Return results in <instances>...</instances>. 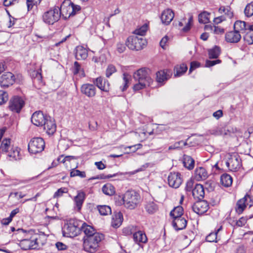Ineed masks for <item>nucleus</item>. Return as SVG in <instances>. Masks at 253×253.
<instances>
[{
	"label": "nucleus",
	"instance_id": "7",
	"mask_svg": "<svg viewBox=\"0 0 253 253\" xmlns=\"http://www.w3.org/2000/svg\"><path fill=\"white\" fill-rule=\"evenodd\" d=\"M44 146L45 142L42 138H34L28 144V150L30 153L35 154L42 152Z\"/></svg>",
	"mask_w": 253,
	"mask_h": 253
},
{
	"label": "nucleus",
	"instance_id": "1",
	"mask_svg": "<svg viewBox=\"0 0 253 253\" xmlns=\"http://www.w3.org/2000/svg\"><path fill=\"white\" fill-rule=\"evenodd\" d=\"M15 235L23 236L20 241L19 246L23 250L36 249L39 247V242L37 236L33 235L32 230L26 231L21 228L16 230Z\"/></svg>",
	"mask_w": 253,
	"mask_h": 253
},
{
	"label": "nucleus",
	"instance_id": "20",
	"mask_svg": "<svg viewBox=\"0 0 253 253\" xmlns=\"http://www.w3.org/2000/svg\"><path fill=\"white\" fill-rule=\"evenodd\" d=\"M94 84L101 90L108 92L110 89V84L107 80L101 77L95 79L93 81Z\"/></svg>",
	"mask_w": 253,
	"mask_h": 253
},
{
	"label": "nucleus",
	"instance_id": "34",
	"mask_svg": "<svg viewBox=\"0 0 253 253\" xmlns=\"http://www.w3.org/2000/svg\"><path fill=\"white\" fill-rule=\"evenodd\" d=\"M220 182L224 186L229 187L232 183V178L229 174H223L220 177Z\"/></svg>",
	"mask_w": 253,
	"mask_h": 253
},
{
	"label": "nucleus",
	"instance_id": "41",
	"mask_svg": "<svg viewBox=\"0 0 253 253\" xmlns=\"http://www.w3.org/2000/svg\"><path fill=\"white\" fill-rule=\"evenodd\" d=\"M145 209L149 213L152 214L157 211L158 207L154 202H149L146 205Z\"/></svg>",
	"mask_w": 253,
	"mask_h": 253
},
{
	"label": "nucleus",
	"instance_id": "51",
	"mask_svg": "<svg viewBox=\"0 0 253 253\" xmlns=\"http://www.w3.org/2000/svg\"><path fill=\"white\" fill-rule=\"evenodd\" d=\"M115 176H116V174H108V175H106L105 174H101L98 175L96 177H92L89 178V180L95 179H107V178H110L113 177Z\"/></svg>",
	"mask_w": 253,
	"mask_h": 253
},
{
	"label": "nucleus",
	"instance_id": "42",
	"mask_svg": "<svg viewBox=\"0 0 253 253\" xmlns=\"http://www.w3.org/2000/svg\"><path fill=\"white\" fill-rule=\"evenodd\" d=\"M195 173L199 178L202 179H206L208 176V173L206 169L203 167H199L195 170Z\"/></svg>",
	"mask_w": 253,
	"mask_h": 253
},
{
	"label": "nucleus",
	"instance_id": "16",
	"mask_svg": "<svg viewBox=\"0 0 253 253\" xmlns=\"http://www.w3.org/2000/svg\"><path fill=\"white\" fill-rule=\"evenodd\" d=\"M47 119L43 123L44 129L49 134H53L56 131V125L54 121L49 116L46 117Z\"/></svg>",
	"mask_w": 253,
	"mask_h": 253
},
{
	"label": "nucleus",
	"instance_id": "9",
	"mask_svg": "<svg viewBox=\"0 0 253 253\" xmlns=\"http://www.w3.org/2000/svg\"><path fill=\"white\" fill-rule=\"evenodd\" d=\"M140 196L135 191L127 190V209L133 210L139 204Z\"/></svg>",
	"mask_w": 253,
	"mask_h": 253
},
{
	"label": "nucleus",
	"instance_id": "25",
	"mask_svg": "<svg viewBox=\"0 0 253 253\" xmlns=\"http://www.w3.org/2000/svg\"><path fill=\"white\" fill-rule=\"evenodd\" d=\"M187 223V220L184 217H180L173 219L172 226L176 230L178 231L185 228Z\"/></svg>",
	"mask_w": 253,
	"mask_h": 253
},
{
	"label": "nucleus",
	"instance_id": "59",
	"mask_svg": "<svg viewBox=\"0 0 253 253\" xmlns=\"http://www.w3.org/2000/svg\"><path fill=\"white\" fill-rule=\"evenodd\" d=\"M82 69L80 64L77 62L75 61L74 63L73 67V73L74 75L78 74L81 71Z\"/></svg>",
	"mask_w": 253,
	"mask_h": 253
},
{
	"label": "nucleus",
	"instance_id": "48",
	"mask_svg": "<svg viewBox=\"0 0 253 253\" xmlns=\"http://www.w3.org/2000/svg\"><path fill=\"white\" fill-rule=\"evenodd\" d=\"M116 69L115 66L110 64L108 66L106 70V76L109 78L113 73L116 72Z\"/></svg>",
	"mask_w": 253,
	"mask_h": 253
},
{
	"label": "nucleus",
	"instance_id": "10",
	"mask_svg": "<svg viewBox=\"0 0 253 253\" xmlns=\"http://www.w3.org/2000/svg\"><path fill=\"white\" fill-rule=\"evenodd\" d=\"M72 4V2L70 0H63L59 7V14L65 20L72 16L70 14L73 11Z\"/></svg>",
	"mask_w": 253,
	"mask_h": 253
},
{
	"label": "nucleus",
	"instance_id": "31",
	"mask_svg": "<svg viewBox=\"0 0 253 253\" xmlns=\"http://www.w3.org/2000/svg\"><path fill=\"white\" fill-rule=\"evenodd\" d=\"M183 164L186 168L191 170L194 167L195 161L191 156L184 155L183 157Z\"/></svg>",
	"mask_w": 253,
	"mask_h": 253
},
{
	"label": "nucleus",
	"instance_id": "8",
	"mask_svg": "<svg viewBox=\"0 0 253 253\" xmlns=\"http://www.w3.org/2000/svg\"><path fill=\"white\" fill-rule=\"evenodd\" d=\"M226 165L229 170L237 171L242 166L241 159L237 154L232 153L229 155Z\"/></svg>",
	"mask_w": 253,
	"mask_h": 253
},
{
	"label": "nucleus",
	"instance_id": "27",
	"mask_svg": "<svg viewBox=\"0 0 253 253\" xmlns=\"http://www.w3.org/2000/svg\"><path fill=\"white\" fill-rule=\"evenodd\" d=\"M87 50L82 46H78L75 49V57L77 60L85 59L87 57Z\"/></svg>",
	"mask_w": 253,
	"mask_h": 253
},
{
	"label": "nucleus",
	"instance_id": "50",
	"mask_svg": "<svg viewBox=\"0 0 253 253\" xmlns=\"http://www.w3.org/2000/svg\"><path fill=\"white\" fill-rule=\"evenodd\" d=\"M243 38L249 44H253V32H248Z\"/></svg>",
	"mask_w": 253,
	"mask_h": 253
},
{
	"label": "nucleus",
	"instance_id": "45",
	"mask_svg": "<svg viewBox=\"0 0 253 253\" xmlns=\"http://www.w3.org/2000/svg\"><path fill=\"white\" fill-rule=\"evenodd\" d=\"M244 13L247 17H251L253 15V1L246 5L244 10Z\"/></svg>",
	"mask_w": 253,
	"mask_h": 253
},
{
	"label": "nucleus",
	"instance_id": "22",
	"mask_svg": "<svg viewBox=\"0 0 253 253\" xmlns=\"http://www.w3.org/2000/svg\"><path fill=\"white\" fill-rule=\"evenodd\" d=\"M248 200L251 201V198L249 195L247 194L244 198L237 201L235 208L237 213L241 214L243 212L246 207V205H248L247 203Z\"/></svg>",
	"mask_w": 253,
	"mask_h": 253
},
{
	"label": "nucleus",
	"instance_id": "37",
	"mask_svg": "<svg viewBox=\"0 0 253 253\" xmlns=\"http://www.w3.org/2000/svg\"><path fill=\"white\" fill-rule=\"evenodd\" d=\"M183 214V209L181 206H177L174 208L170 212V216L173 219L182 217Z\"/></svg>",
	"mask_w": 253,
	"mask_h": 253
},
{
	"label": "nucleus",
	"instance_id": "38",
	"mask_svg": "<svg viewBox=\"0 0 253 253\" xmlns=\"http://www.w3.org/2000/svg\"><path fill=\"white\" fill-rule=\"evenodd\" d=\"M99 213L102 215H107L112 213L111 207L107 205H98L97 206Z\"/></svg>",
	"mask_w": 253,
	"mask_h": 253
},
{
	"label": "nucleus",
	"instance_id": "60",
	"mask_svg": "<svg viewBox=\"0 0 253 253\" xmlns=\"http://www.w3.org/2000/svg\"><path fill=\"white\" fill-rule=\"evenodd\" d=\"M200 66V63L197 61H192L190 63L189 72L191 73L193 70Z\"/></svg>",
	"mask_w": 253,
	"mask_h": 253
},
{
	"label": "nucleus",
	"instance_id": "28",
	"mask_svg": "<svg viewBox=\"0 0 253 253\" xmlns=\"http://www.w3.org/2000/svg\"><path fill=\"white\" fill-rule=\"evenodd\" d=\"M81 231H83L85 234V236L84 238H86L89 236H92L93 235L98 233L95 232V229L92 226L88 225L84 222L82 224V225L81 227Z\"/></svg>",
	"mask_w": 253,
	"mask_h": 253
},
{
	"label": "nucleus",
	"instance_id": "47",
	"mask_svg": "<svg viewBox=\"0 0 253 253\" xmlns=\"http://www.w3.org/2000/svg\"><path fill=\"white\" fill-rule=\"evenodd\" d=\"M42 0H27L26 4L28 11L31 10L34 5L39 4Z\"/></svg>",
	"mask_w": 253,
	"mask_h": 253
},
{
	"label": "nucleus",
	"instance_id": "53",
	"mask_svg": "<svg viewBox=\"0 0 253 253\" xmlns=\"http://www.w3.org/2000/svg\"><path fill=\"white\" fill-rule=\"evenodd\" d=\"M149 86L150 85L146 84H145L144 83L138 82L137 84H136L133 85V89L134 91H138Z\"/></svg>",
	"mask_w": 253,
	"mask_h": 253
},
{
	"label": "nucleus",
	"instance_id": "33",
	"mask_svg": "<svg viewBox=\"0 0 253 253\" xmlns=\"http://www.w3.org/2000/svg\"><path fill=\"white\" fill-rule=\"evenodd\" d=\"M187 66L185 64H182L180 65H177L174 68V77H180L185 73L187 70Z\"/></svg>",
	"mask_w": 253,
	"mask_h": 253
},
{
	"label": "nucleus",
	"instance_id": "52",
	"mask_svg": "<svg viewBox=\"0 0 253 253\" xmlns=\"http://www.w3.org/2000/svg\"><path fill=\"white\" fill-rule=\"evenodd\" d=\"M68 192L67 189L66 188L63 187L57 190V191L54 193L53 195L54 198H58L61 197L64 193H66Z\"/></svg>",
	"mask_w": 253,
	"mask_h": 253
},
{
	"label": "nucleus",
	"instance_id": "21",
	"mask_svg": "<svg viewBox=\"0 0 253 253\" xmlns=\"http://www.w3.org/2000/svg\"><path fill=\"white\" fill-rule=\"evenodd\" d=\"M225 38L226 41L228 42L237 43L240 41L241 36L239 32L234 30L233 31L226 33Z\"/></svg>",
	"mask_w": 253,
	"mask_h": 253
},
{
	"label": "nucleus",
	"instance_id": "63",
	"mask_svg": "<svg viewBox=\"0 0 253 253\" xmlns=\"http://www.w3.org/2000/svg\"><path fill=\"white\" fill-rule=\"evenodd\" d=\"M247 219L242 217L240 218L236 222V224L237 226L242 227L243 226H244L245 224L246 223Z\"/></svg>",
	"mask_w": 253,
	"mask_h": 253
},
{
	"label": "nucleus",
	"instance_id": "32",
	"mask_svg": "<svg viewBox=\"0 0 253 253\" xmlns=\"http://www.w3.org/2000/svg\"><path fill=\"white\" fill-rule=\"evenodd\" d=\"M234 29L239 33H245L247 30L246 23L242 21H236L234 25Z\"/></svg>",
	"mask_w": 253,
	"mask_h": 253
},
{
	"label": "nucleus",
	"instance_id": "55",
	"mask_svg": "<svg viewBox=\"0 0 253 253\" xmlns=\"http://www.w3.org/2000/svg\"><path fill=\"white\" fill-rule=\"evenodd\" d=\"M221 62V60L219 59H217L215 60H207L206 61L205 67H212L217 64H219Z\"/></svg>",
	"mask_w": 253,
	"mask_h": 253
},
{
	"label": "nucleus",
	"instance_id": "56",
	"mask_svg": "<svg viewBox=\"0 0 253 253\" xmlns=\"http://www.w3.org/2000/svg\"><path fill=\"white\" fill-rule=\"evenodd\" d=\"M194 181L192 179L189 180L187 183L185 187V190L186 192H191L192 193V190H193Z\"/></svg>",
	"mask_w": 253,
	"mask_h": 253
},
{
	"label": "nucleus",
	"instance_id": "35",
	"mask_svg": "<svg viewBox=\"0 0 253 253\" xmlns=\"http://www.w3.org/2000/svg\"><path fill=\"white\" fill-rule=\"evenodd\" d=\"M103 193L108 196L113 195L115 193V187L110 183H106L102 188Z\"/></svg>",
	"mask_w": 253,
	"mask_h": 253
},
{
	"label": "nucleus",
	"instance_id": "62",
	"mask_svg": "<svg viewBox=\"0 0 253 253\" xmlns=\"http://www.w3.org/2000/svg\"><path fill=\"white\" fill-rule=\"evenodd\" d=\"M55 246L59 251H63L67 249V246L62 242H57Z\"/></svg>",
	"mask_w": 253,
	"mask_h": 253
},
{
	"label": "nucleus",
	"instance_id": "4",
	"mask_svg": "<svg viewBox=\"0 0 253 253\" xmlns=\"http://www.w3.org/2000/svg\"><path fill=\"white\" fill-rule=\"evenodd\" d=\"M146 43L145 39L134 34L127 38V47L131 50H140L146 46Z\"/></svg>",
	"mask_w": 253,
	"mask_h": 253
},
{
	"label": "nucleus",
	"instance_id": "23",
	"mask_svg": "<svg viewBox=\"0 0 253 253\" xmlns=\"http://www.w3.org/2000/svg\"><path fill=\"white\" fill-rule=\"evenodd\" d=\"M171 75V71L168 69L159 71L156 73V81L159 83H162L169 79Z\"/></svg>",
	"mask_w": 253,
	"mask_h": 253
},
{
	"label": "nucleus",
	"instance_id": "18",
	"mask_svg": "<svg viewBox=\"0 0 253 253\" xmlns=\"http://www.w3.org/2000/svg\"><path fill=\"white\" fill-rule=\"evenodd\" d=\"M174 16L173 11L169 8L164 10L161 16V19L163 24L168 25L173 20Z\"/></svg>",
	"mask_w": 253,
	"mask_h": 253
},
{
	"label": "nucleus",
	"instance_id": "11",
	"mask_svg": "<svg viewBox=\"0 0 253 253\" xmlns=\"http://www.w3.org/2000/svg\"><path fill=\"white\" fill-rule=\"evenodd\" d=\"M9 109L12 112L19 113L25 104L24 101L19 96H14L9 103Z\"/></svg>",
	"mask_w": 253,
	"mask_h": 253
},
{
	"label": "nucleus",
	"instance_id": "54",
	"mask_svg": "<svg viewBox=\"0 0 253 253\" xmlns=\"http://www.w3.org/2000/svg\"><path fill=\"white\" fill-rule=\"evenodd\" d=\"M217 232L211 233L206 237V241L209 242H216Z\"/></svg>",
	"mask_w": 253,
	"mask_h": 253
},
{
	"label": "nucleus",
	"instance_id": "61",
	"mask_svg": "<svg viewBox=\"0 0 253 253\" xmlns=\"http://www.w3.org/2000/svg\"><path fill=\"white\" fill-rule=\"evenodd\" d=\"M72 9H73V12L70 13V14H72V16L75 15L78 12L80 11L81 10V6L78 5H75L72 2Z\"/></svg>",
	"mask_w": 253,
	"mask_h": 253
},
{
	"label": "nucleus",
	"instance_id": "13",
	"mask_svg": "<svg viewBox=\"0 0 253 253\" xmlns=\"http://www.w3.org/2000/svg\"><path fill=\"white\" fill-rule=\"evenodd\" d=\"M169 186L177 188L181 184L182 180L181 174L179 172H170L168 177Z\"/></svg>",
	"mask_w": 253,
	"mask_h": 253
},
{
	"label": "nucleus",
	"instance_id": "15",
	"mask_svg": "<svg viewBox=\"0 0 253 253\" xmlns=\"http://www.w3.org/2000/svg\"><path fill=\"white\" fill-rule=\"evenodd\" d=\"M46 117L42 111H36L32 116L31 122L35 126H42L44 121L47 119Z\"/></svg>",
	"mask_w": 253,
	"mask_h": 253
},
{
	"label": "nucleus",
	"instance_id": "36",
	"mask_svg": "<svg viewBox=\"0 0 253 253\" xmlns=\"http://www.w3.org/2000/svg\"><path fill=\"white\" fill-rule=\"evenodd\" d=\"M220 48L218 46H214L208 50L209 57L210 59H216L220 54Z\"/></svg>",
	"mask_w": 253,
	"mask_h": 253
},
{
	"label": "nucleus",
	"instance_id": "30",
	"mask_svg": "<svg viewBox=\"0 0 253 253\" xmlns=\"http://www.w3.org/2000/svg\"><path fill=\"white\" fill-rule=\"evenodd\" d=\"M8 157L10 161H17L21 159L20 155V149L18 147H12L9 152Z\"/></svg>",
	"mask_w": 253,
	"mask_h": 253
},
{
	"label": "nucleus",
	"instance_id": "58",
	"mask_svg": "<svg viewBox=\"0 0 253 253\" xmlns=\"http://www.w3.org/2000/svg\"><path fill=\"white\" fill-rule=\"evenodd\" d=\"M125 196L123 195H119L116 198V202L117 204L119 206L125 204Z\"/></svg>",
	"mask_w": 253,
	"mask_h": 253
},
{
	"label": "nucleus",
	"instance_id": "3",
	"mask_svg": "<svg viewBox=\"0 0 253 253\" xmlns=\"http://www.w3.org/2000/svg\"><path fill=\"white\" fill-rule=\"evenodd\" d=\"M59 13V7L55 6L43 13L42 20L48 25H53L60 19L61 16Z\"/></svg>",
	"mask_w": 253,
	"mask_h": 253
},
{
	"label": "nucleus",
	"instance_id": "57",
	"mask_svg": "<svg viewBox=\"0 0 253 253\" xmlns=\"http://www.w3.org/2000/svg\"><path fill=\"white\" fill-rule=\"evenodd\" d=\"M126 41H125V43L119 42L117 45V51L121 53H123L126 50Z\"/></svg>",
	"mask_w": 253,
	"mask_h": 253
},
{
	"label": "nucleus",
	"instance_id": "29",
	"mask_svg": "<svg viewBox=\"0 0 253 253\" xmlns=\"http://www.w3.org/2000/svg\"><path fill=\"white\" fill-rule=\"evenodd\" d=\"M84 199L85 194L83 192H78L77 195L74 198V201L78 211L81 210Z\"/></svg>",
	"mask_w": 253,
	"mask_h": 253
},
{
	"label": "nucleus",
	"instance_id": "5",
	"mask_svg": "<svg viewBox=\"0 0 253 253\" xmlns=\"http://www.w3.org/2000/svg\"><path fill=\"white\" fill-rule=\"evenodd\" d=\"M150 72L151 70L149 69L142 68L134 73L133 78L135 81L151 85L153 81L150 77Z\"/></svg>",
	"mask_w": 253,
	"mask_h": 253
},
{
	"label": "nucleus",
	"instance_id": "49",
	"mask_svg": "<svg viewBox=\"0 0 253 253\" xmlns=\"http://www.w3.org/2000/svg\"><path fill=\"white\" fill-rule=\"evenodd\" d=\"M8 99L7 93L5 91L0 90V105L6 103Z\"/></svg>",
	"mask_w": 253,
	"mask_h": 253
},
{
	"label": "nucleus",
	"instance_id": "43",
	"mask_svg": "<svg viewBox=\"0 0 253 253\" xmlns=\"http://www.w3.org/2000/svg\"><path fill=\"white\" fill-rule=\"evenodd\" d=\"M188 139L186 140V141H184L183 140H181L178 142H176L172 145L169 146V150H174L177 149H182L183 146L188 145L187 141Z\"/></svg>",
	"mask_w": 253,
	"mask_h": 253
},
{
	"label": "nucleus",
	"instance_id": "44",
	"mask_svg": "<svg viewBox=\"0 0 253 253\" xmlns=\"http://www.w3.org/2000/svg\"><path fill=\"white\" fill-rule=\"evenodd\" d=\"M148 29V25L145 23L141 26L139 28L136 29L133 33L134 35L136 36H143L145 35Z\"/></svg>",
	"mask_w": 253,
	"mask_h": 253
},
{
	"label": "nucleus",
	"instance_id": "12",
	"mask_svg": "<svg viewBox=\"0 0 253 253\" xmlns=\"http://www.w3.org/2000/svg\"><path fill=\"white\" fill-rule=\"evenodd\" d=\"M194 212L199 215H202L206 212L209 209V205L206 200H198L192 207Z\"/></svg>",
	"mask_w": 253,
	"mask_h": 253
},
{
	"label": "nucleus",
	"instance_id": "64",
	"mask_svg": "<svg viewBox=\"0 0 253 253\" xmlns=\"http://www.w3.org/2000/svg\"><path fill=\"white\" fill-rule=\"evenodd\" d=\"M168 38L167 36H165L162 38L160 42V46L163 48L165 49V46L168 42Z\"/></svg>",
	"mask_w": 253,
	"mask_h": 253
},
{
	"label": "nucleus",
	"instance_id": "6",
	"mask_svg": "<svg viewBox=\"0 0 253 253\" xmlns=\"http://www.w3.org/2000/svg\"><path fill=\"white\" fill-rule=\"evenodd\" d=\"M81 232V227H78L77 222L74 221H70L64 226L63 234L68 237H74L78 236Z\"/></svg>",
	"mask_w": 253,
	"mask_h": 253
},
{
	"label": "nucleus",
	"instance_id": "2",
	"mask_svg": "<svg viewBox=\"0 0 253 253\" xmlns=\"http://www.w3.org/2000/svg\"><path fill=\"white\" fill-rule=\"evenodd\" d=\"M104 238V235L99 233L92 236L84 238V249L86 252L90 253L95 252L99 247V242Z\"/></svg>",
	"mask_w": 253,
	"mask_h": 253
},
{
	"label": "nucleus",
	"instance_id": "26",
	"mask_svg": "<svg viewBox=\"0 0 253 253\" xmlns=\"http://www.w3.org/2000/svg\"><path fill=\"white\" fill-rule=\"evenodd\" d=\"M123 221V215L121 212H115L112 216V226L114 228L120 227Z\"/></svg>",
	"mask_w": 253,
	"mask_h": 253
},
{
	"label": "nucleus",
	"instance_id": "17",
	"mask_svg": "<svg viewBox=\"0 0 253 253\" xmlns=\"http://www.w3.org/2000/svg\"><path fill=\"white\" fill-rule=\"evenodd\" d=\"M136 227L134 228H136ZM135 229L134 231L135 232L133 234V239L135 243L139 245V247L143 248V246L140 245V243L145 244L147 242V238L146 234L141 231H137Z\"/></svg>",
	"mask_w": 253,
	"mask_h": 253
},
{
	"label": "nucleus",
	"instance_id": "19",
	"mask_svg": "<svg viewBox=\"0 0 253 253\" xmlns=\"http://www.w3.org/2000/svg\"><path fill=\"white\" fill-rule=\"evenodd\" d=\"M81 92L89 97L95 96L96 88L93 84H85L82 85L81 88Z\"/></svg>",
	"mask_w": 253,
	"mask_h": 253
},
{
	"label": "nucleus",
	"instance_id": "24",
	"mask_svg": "<svg viewBox=\"0 0 253 253\" xmlns=\"http://www.w3.org/2000/svg\"><path fill=\"white\" fill-rule=\"evenodd\" d=\"M192 195L195 199L202 200L205 196V191L203 185L196 184L193 190H192Z\"/></svg>",
	"mask_w": 253,
	"mask_h": 253
},
{
	"label": "nucleus",
	"instance_id": "40",
	"mask_svg": "<svg viewBox=\"0 0 253 253\" xmlns=\"http://www.w3.org/2000/svg\"><path fill=\"white\" fill-rule=\"evenodd\" d=\"M10 139H4L1 143L0 146V152L1 153H5L8 152V150L10 147Z\"/></svg>",
	"mask_w": 253,
	"mask_h": 253
},
{
	"label": "nucleus",
	"instance_id": "14",
	"mask_svg": "<svg viewBox=\"0 0 253 253\" xmlns=\"http://www.w3.org/2000/svg\"><path fill=\"white\" fill-rule=\"evenodd\" d=\"M15 76L11 72L3 74L0 78V84L1 87H8L15 83Z\"/></svg>",
	"mask_w": 253,
	"mask_h": 253
},
{
	"label": "nucleus",
	"instance_id": "46",
	"mask_svg": "<svg viewBox=\"0 0 253 253\" xmlns=\"http://www.w3.org/2000/svg\"><path fill=\"white\" fill-rule=\"evenodd\" d=\"M76 176H79L81 178H84L86 176L85 172L76 169V168L73 169L70 172V176L75 177Z\"/></svg>",
	"mask_w": 253,
	"mask_h": 253
},
{
	"label": "nucleus",
	"instance_id": "39",
	"mask_svg": "<svg viewBox=\"0 0 253 253\" xmlns=\"http://www.w3.org/2000/svg\"><path fill=\"white\" fill-rule=\"evenodd\" d=\"M210 13L207 11H204L199 14L198 16V20L199 23L203 24L209 23L210 21Z\"/></svg>",
	"mask_w": 253,
	"mask_h": 253
}]
</instances>
